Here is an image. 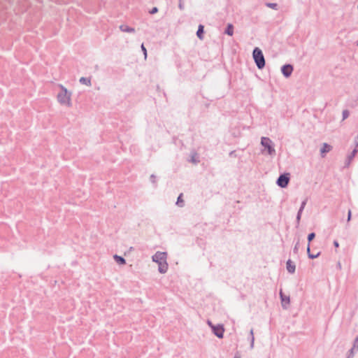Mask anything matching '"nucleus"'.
Wrapping results in <instances>:
<instances>
[{
    "label": "nucleus",
    "mask_w": 358,
    "mask_h": 358,
    "mask_svg": "<svg viewBox=\"0 0 358 358\" xmlns=\"http://www.w3.org/2000/svg\"><path fill=\"white\" fill-rule=\"evenodd\" d=\"M167 255L164 252H157L152 256V260L158 264V271L165 273L168 270Z\"/></svg>",
    "instance_id": "nucleus-1"
},
{
    "label": "nucleus",
    "mask_w": 358,
    "mask_h": 358,
    "mask_svg": "<svg viewBox=\"0 0 358 358\" xmlns=\"http://www.w3.org/2000/svg\"><path fill=\"white\" fill-rule=\"evenodd\" d=\"M61 92L58 93L57 96V99L58 102L64 106H66L68 107L71 106L72 102H71V96L72 92L70 91H68L67 89L62 85H59Z\"/></svg>",
    "instance_id": "nucleus-2"
},
{
    "label": "nucleus",
    "mask_w": 358,
    "mask_h": 358,
    "mask_svg": "<svg viewBox=\"0 0 358 358\" xmlns=\"http://www.w3.org/2000/svg\"><path fill=\"white\" fill-rule=\"evenodd\" d=\"M252 57L254 59L257 67L259 69H262L264 67L265 59L262 50L259 48H255L254 49L252 52Z\"/></svg>",
    "instance_id": "nucleus-3"
},
{
    "label": "nucleus",
    "mask_w": 358,
    "mask_h": 358,
    "mask_svg": "<svg viewBox=\"0 0 358 358\" xmlns=\"http://www.w3.org/2000/svg\"><path fill=\"white\" fill-rule=\"evenodd\" d=\"M262 145L267 150L268 154L272 155L275 153V149L272 141L267 137H262L261 139Z\"/></svg>",
    "instance_id": "nucleus-4"
},
{
    "label": "nucleus",
    "mask_w": 358,
    "mask_h": 358,
    "mask_svg": "<svg viewBox=\"0 0 358 358\" xmlns=\"http://www.w3.org/2000/svg\"><path fill=\"white\" fill-rule=\"evenodd\" d=\"M289 181V173H286L279 176V178L277 179L276 183L279 187L285 188L287 186Z\"/></svg>",
    "instance_id": "nucleus-5"
},
{
    "label": "nucleus",
    "mask_w": 358,
    "mask_h": 358,
    "mask_svg": "<svg viewBox=\"0 0 358 358\" xmlns=\"http://www.w3.org/2000/svg\"><path fill=\"white\" fill-rule=\"evenodd\" d=\"M213 333L215 336H217L218 338H221L223 337L224 335V327L222 325H217V326H211Z\"/></svg>",
    "instance_id": "nucleus-6"
},
{
    "label": "nucleus",
    "mask_w": 358,
    "mask_h": 358,
    "mask_svg": "<svg viewBox=\"0 0 358 358\" xmlns=\"http://www.w3.org/2000/svg\"><path fill=\"white\" fill-rule=\"evenodd\" d=\"M315 237V234L314 233H310L308 236V243H310ZM307 252L308 254V257L310 259H314V258H316L319 256L320 253H317L316 255H311L310 253V243L308 244V246H307Z\"/></svg>",
    "instance_id": "nucleus-7"
},
{
    "label": "nucleus",
    "mask_w": 358,
    "mask_h": 358,
    "mask_svg": "<svg viewBox=\"0 0 358 358\" xmlns=\"http://www.w3.org/2000/svg\"><path fill=\"white\" fill-rule=\"evenodd\" d=\"M293 71V67L290 64L284 65L282 68V73L286 78L289 77Z\"/></svg>",
    "instance_id": "nucleus-8"
},
{
    "label": "nucleus",
    "mask_w": 358,
    "mask_h": 358,
    "mask_svg": "<svg viewBox=\"0 0 358 358\" xmlns=\"http://www.w3.org/2000/svg\"><path fill=\"white\" fill-rule=\"evenodd\" d=\"M120 29H121V31L124 32L134 31V29L133 28L129 27L127 24H122L120 27Z\"/></svg>",
    "instance_id": "nucleus-9"
},
{
    "label": "nucleus",
    "mask_w": 358,
    "mask_h": 358,
    "mask_svg": "<svg viewBox=\"0 0 358 358\" xmlns=\"http://www.w3.org/2000/svg\"><path fill=\"white\" fill-rule=\"evenodd\" d=\"M287 269L289 273H293L295 271V266L292 263L291 260L287 262Z\"/></svg>",
    "instance_id": "nucleus-10"
},
{
    "label": "nucleus",
    "mask_w": 358,
    "mask_h": 358,
    "mask_svg": "<svg viewBox=\"0 0 358 358\" xmlns=\"http://www.w3.org/2000/svg\"><path fill=\"white\" fill-rule=\"evenodd\" d=\"M280 297H281V301H282V306L286 307L289 303V297H285L284 298L283 296H282V292H280Z\"/></svg>",
    "instance_id": "nucleus-11"
},
{
    "label": "nucleus",
    "mask_w": 358,
    "mask_h": 358,
    "mask_svg": "<svg viewBox=\"0 0 358 358\" xmlns=\"http://www.w3.org/2000/svg\"><path fill=\"white\" fill-rule=\"evenodd\" d=\"M80 83L83 84V85H86L87 86H90L91 85V80H90V79L85 78V77H82L80 79Z\"/></svg>",
    "instance_id": "nucleus-12"
},
{
    "label": "nucleus",
    "mask_w": 358,
    "mask_h": 358,
    "mask_svg": "<svg viewBox=\"0 0 358 358\" xmlns=\"http://www.w3.org/2000/svg\"><path fill=\"white\" fill-rule=\"evenodd\" d=\"M203 32V26L202 24H199V27H198V30L196 31V35L197 36L200 38V39H202V34Z\"/></svg>",
    "instance_id": "nucleus-13"
},
{
    "label": "nucleus",
    "mask_w": 358,
    "mask_h": 358,
    "mask_svg": "<svg viewBox=\"0 0 358 358\" xmlns=\"http://www.w3.org/2000/svg\"><path fill=\"white\" fill-rule=\"evenodd\" d=\"M331 150L330 145H329L327 143H324L322 145V148H321V153L323 154L324 152H329Z\"/></svg>",
    "instance_id": "nucleus-14"
},
{
    "label": "nucleus",
    "mask_w": 358,
    "mask_h": 358,
    "mask_svg": "<svg viewBox=\"0 0 358 358\" xmlns=\"http://www.w3.org/2000/svg\"><path fill=\"white\" fill-rule=\"evenodd\" d=\"M114 258L117 261V262L120 264H124L125 263V259L121 256H118L116 255L114 256Z\"/></svg>",
    "instance_id": "nucleus-15"
},
{
    "label": "nucleus",
    "mask_w": 358,
    "mask_h": 358,
    "mask_svg": "<svg viewBox=\"0 0 358 358\" xmlns=\"http://www.w3.org/2000/svg\"><path fill=\"white\" fill-rule=\"evenodd\" d=\"M266 6L270 8L273 9V10L278 9V5L276 3H266Z\"/></svg>",
    "instance_id": "nucleus-16"
},
{
    "label": "nucleus",
    "mask_w": 358,
    "mask_h": 358,
    "mask_svg": "<svg viewBox=\"0 0 358 358\" xmlns=\"http://www.w3.org/2000/svg\"><path fill=\"white\" fill-rule=\"evenodd\" d=\"M233 32H234V30H233V26L231 24H229L227 30H226V33L229 35V36H232L233 35Z\"/></svg>",
    "instance_id": "nucleus-17"
},
{
    "label": "nucleus",
    "mask_w": 358,
    "mask_h": 358,
    "mask_svg": "<svg viewBox=\"0 0 358 358\" xmlns=\"http://www.w3.org/2000/svg\"><path fill=\"white\" fill-rule=\"evenodd\" d=\"M305 205H306V202H305V201H303V202L302 203V204H301V208H300V209H299V212H298V215H297V219H298V220H299V219H300L301 214V213H302V211H303V208H304V207H305Z\"/></svg>",
    "instance_id": "nucleus-18"
},
{
    "label": "nucleus",
    "mask_w": 358,
    "mask_h": 358,
    "mask_svg": "<svg viewBox=\"0 0 358 358\" xmlns=\"http://www.w3.org/2000/svg\"><path fill=\"white\" fill-rule=\"evenodd\" d=\"M250 333V335H251V341H250L251 345H250V346H251V348H252L253 346H254V342H255V338H254V336H253V330L251 329Z\"/></svg>",
    "instance_id": "nucleus-19"
},
{
    "label": "nucleus",
    "mask_w": 358,
    "mask_h": 358,
    "mask_svg": "<svg viewBox=\"0 0 358 358\" xmlns=\"http://www.w3.org/2000/svg\"><path fill=\"white\" fill-rule=\"evenodd\" d=\"M141 48L143 52L144 58L146 59L147 58V50H146V48H145L143 43L141 44Z\"/></svg>",
    "instance_id": "nucleus-20"
},
{
    "label": "nucleus",
    "mask_w": 358,
    "mask_h": 358,
    "mask_svg": "<svg viewBox=\"0 0 358 358\" xmlns=\"http://www.w3.org/2000/svg\"><path fill=\"white\" fill-rule=\"evenodd\" d=\"M178 7L180 10H182L185 8L184 2L182 0H179Z\"/></svg>",
    "instance_id": "nucleus-21"
},
{
    "label": "nucleus",
    "mask_w": 358,
    "mask_h": 358,
    "mask_svg": "<svg viewBox=\"0 0 358 358\" xmlns=\"http://www.w3.org/2000/svg\"><path fill=\"white\" fill-rule=\"evenodd\" d=\"M158 11V8L157 7H154L152 10H150V14H155Z\"/></svg>",
    "instance_id": "nucleus-22"
},
{
    "label": "nucleus",
    "mask_w": 358,
    "mask_h": 358,
    "mask_svg": "<svg viewBox=\"0 0 358 358\" xmlns=\"http://www.w3.org/2000/svg\"><path fill=\"white\" fill-rule=\"evenodd\" d=\"M181 196H182V194H180L179 195V196L178 197L176 204L180 205V203H182V200H181Z\"/></svg>",
    "instance_id": "nucleus-23"
},
{
    "label": "nucleus",
    "mask_w": 358,
    "mask_h": 358,
    "mask_svg": "<svg viewBox=\"0 0 358 358\" xmlns=\"http://www.w3.org/2000/svg\"><path fill=\"white\" fill-rule=\"evenodd\" d=\"M348 115H349L348 112L347 110H344L343 112V120L347 118L348 117Z\"/></svg>",
    "instance_id": "nucleus-24"
},
{
    "label": "nucleus",
    "mask_w": 358,
    "mask_h": 358,
    "mask_svg": "<svg viewBox=\"0 0 358 358\" xmlns=\"http://www.w3.org/2000/svg\"><path fill=\"white\" fill-rule=\"evenodd\" d=\"M358 336L355 338V343H354V348H357V350H358Z\"/></svg>",
    "instance_id": "nucleus-25"
},
{
    "label": "nucleus",
    "mask_w": 358,
    "mask_h": 358,
    "mask_svg": "<svg viewBox=\"0 0 358 358\" xmlns=\"http://www.w3.org/2000/svg\"><path fill=\"white\" fill-rule=\"evenodd\" d=\"M350 218H351V210H349L348 215V221H350Z\"/></svg>",
    "instance_id": "nucleus-26"
},
{
    "label": "nucleus",
    "mask_w": 358,
    "mask_h": 358,
    "mask_svg": "<svg viewBox=\"0 0 358 358\" xmlns=\"http://www.w3.org/2000/svg\"><path fill=\"white\" fill-rule=\"evenodd\" d=\"M196 155V154H194L193 156H192V161L193 162H196L197 161L195 159V156Z\"/></svg>",
    "instance_id": "nucleus-27"
},
{
    "label": "nucleus",
    "mask_w": 358,
    "mask_h": 358,
    "mask_svg": "<svg viewBox=\"0 0 358 358\" xmlns=\"http://www.w3.org/2000/svg\"><path fill=\"white\" fill-rule=\"evenodd\" d=\"M357 152V149H354V150L352 151V157H354L355 154Z\"/></svg>",
    "instance_id": "nucleus-28"
},
{
    "label": "nucleus",
    "mask_w": 358,
    "mask_h": 358,
    "mask_svg": "<svg viewBox=\"0 0 358 358\" xmlns=\"http://www.w3.org/2000/svg\"><path fill=\"white\" fill-rule=\"evenodd\" d=\"M357 152V149H354V150L352 151V157H354L355 154Z\"/></svg>",
    "instance_id": "nucleus-29"
},
{
    "label": "nucleus",
    "mask_w": 358,
    "mask_h": 358,
    "mask_svg": "<svg viewBox=\"0 0 358 358\" xmlns=\"http://www.w3.org/2000/svg\"><path fill=\"white\" fill-rule=\"evenodd\" d=\"M355 144H356L357 146H358V136L355 138Z\"/></svg>",
    "instance_id": "nucleus-30"
},
{
    "label": "nucleus",
    "mask_w": 358,
    "mask_h": 358,
    "mask_svg": "<svg viewBox=\"0 0 358 358\" xmlns=\"http://www.w3.org/2000/svg\"><path fill=\"white\" fill-rule=\"evenodd\" d=\"M334 244L335 247H336V248L338 247V243L337 241H334Z\"/></svg>",
    "instance_id": "nucleus-31"
},
{
    "label": "nucleus",
    "mask_w": 358,
    "mask_h": 358,
    "mask_svg": "<svg viewBox=\"0 0 358 358\" xmlns=\"http://www.w3.org/2000/svg\"><path fill=\"white\" fill-rule=\"evenodd\" d=\"M357 350V348H354V347H353V348H352V350H351V352H353V350Z\"/></svg>",
    "instance_id": "nucleus-32"
},
{
    "label": "nucleus",
    "mask_w": 358,
    "mask_h": 358,
    "mask_svg": "<svg viewBox=\"0 0 358 358\" xmlns=\"http://www.w3.org/2000/svg\"><path fill=\"white\" fill-rule=\"evenodd\" d=\"M357 350V348H354V347H353V348H352V350H351V352H353V350Z\"/></svg>",
    "instance_id": "nucleus-33"
},
{
    "label": "nucleus",
    "mask_w": 358,
    "mask_h": 358,
    "mask_svg": "<svg viewBox=\"0 0 358 358\" xmlns=\"http://www.w3.org/2000/svg\"><path fill=\"white\" fill-rule=\"evenodd\" d=\"M151 177H152V180H155V176L152 175Z\"/></svg>",
    "instance_id": "nucleus-34"
},
{
    "label": "nucleus",
    "mask_w": 358,
    "mask_h": 358,
    "mask_svg": "<svg viewBox=\"0 0 358 358\" xmlns=\"http://www.w3.org/2000/svg\"><path fill=\"white\" fill-rule=\"evenodd\" d=\"M294 250H297V245L295 246Z\"/></svg>",
    "instance_id": "nucleus-35"
},
{
    "label": "nucleus",
    "mask_w": 358,
    "mask_h": 358,
    "mask_svg": "<svg viewBox=\"0 0 358 358\" xmlns=\"http://www.w3.org/2000/svg\"><path fill=\"white\" fill-rule=\"evenodd\" d=\"M357 45H358V42H357Z\"/></svg>",
    "instance_id": "nucleus-36"
}]
</instances>
